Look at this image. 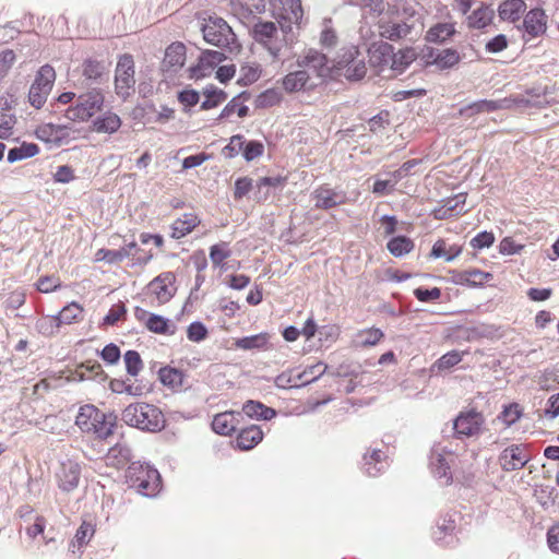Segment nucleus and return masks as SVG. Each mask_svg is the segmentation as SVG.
<instances>
[{
    "mask_svg": "<svg viewBox=\"0 0 559 559\" xmlns=\"http://www.w3.org/2000/svg\"><path fill=\"white\" fill-rule=\"evenodd\" d=\"M121 419L130 427L147 432H159L166 426L163 411L146 402L129 404L121 414Z\"/></svg>",
    "mask_w": 559,
    "mask_h": 559,
    "instance_id": "1",
    "label": "nucleus"
},
{
    "mask_svg": "<svg viewBox=\"0 0 559 559\" xmlns=\"http://www.w3.org/2000/svg\"><path fill=\"white\" fill-rule=\"evenodd\" d=\"M75 425L82 432L100 439H106L114 432V423L109 421L106 414L92 404L80 407Z\"/></svg>",
    "mask_w": 559,
    "mask_h": 559,
    "instance_id": "2",
    "label": "nucleus"
},
{
    "mask_svg": "<svg viewBox=\"0 0 559 559\" xmlns=\"http://www.w3.org/2000/svg\"><path fill=\"white\" fill-rule=\"evenodd\" d=\"M126 481L130 488L145 497H153L160 489L159 473L148 465L131 464L126 473Z\"/></svg>",
    "mask_w": 559,
    "mask_h": 559,
    "instance_id": "3",
    "label": "nucleus"
},
{
    "mask_svg": "<svg viewBox=\"0 0 559 559\" xmlns=\"http://www.w3.org/2000/svg\"><path fill=\"white\" fill-rule=\"evenodd\" d=\"M104 100V95L100 91L91 90L81 94L76 98L75 104L66 109L64 117L70 121H87L102 110Z\"/></svg>",
    "mask_w": 559,
    "mask_h": 559,
    "instance_id": "4",
    "label": "nucleus"
},
{
    "mask_svg": "<svg viewBox=\"0 0 559 559\" xmlns=\"http://www.w3.org/2000/svg\"><path fill=\"white\" fill-rule=\"evenodd\" d=\"M357 46L350 45L342 49L335 60V69L347 80H361L367 73V67Z\"/></svg>",
    "mask_w": 559,
    "mask_h": 559,
    "instance_id": "5",
    "label": "nucleus"
},
{
    "mask_svg": "<svg viewBox=\"0 0 559 559\" xmlns=\"http://www.w3.org/2000/svg\"><path fill=\"white\" fill-rule=\"evenodd\" d=\"M55 81L56 71L50 64L39 68L28 92V102L34 108L40 109L46 104Z\"/></svg>",
    "mask_w": 559,
    "mask_h": 559,
    "instance_id": "6",
    "label": "nucleus"
},
{
    "mask_svg": "<svg viewBox=\"0 0 559 559\" xmlns=\"http://www.w3.org/2000/svg\"><path fill=\"white\" fill-rule=\"evenodd\" d=\"M143 250L138 246L135 241H131L118 250H110L102 248L97 250L95 254L96 261H105L109 264L121 263L124 259H131L132 265L146 264L152 254H142Z\"/></svg>",
    "mask_w": 559,
    "mask_h": 559,
    "instance_id": "7",
    "label": "nucleus"
},
{
    "mask_svg": "<svg viewBox=\"0 0 559 559\" xmlns=\"http://www.w3.org/2000/svg\"><path fill=\"white\" fill-rule=\"evenodd\" d=\"M251 34L253 39L262 45L274 60L278 59L283 45L274 22L259 20L253 25Z\"/></svg>",
    "mask_w": 559,
    "mask_h": 559,
    "instance_id": "8",
    "label": "nucleus"
},
{
    "mask_svg": "<svg viewBox=\"0 0 559 559\" xmlns=\"http://www.w3.org/2000/svg\"><path fill=\"white\" fill-rule=\"evenodd\" d=\"M272 14L277 20L283 32L292 29V25H299L304 10L300 0H274Z\"/></svg>",
    "mask_w": 559,
    "mask_h": 559,
    "instance_id": "9",
    "label": "nucleus"
},
{
    "mask_svg": "<svg viewBox=\"0 0 559 559\" xmlns=\"http://www.w3.org/2000/svg\"><path fill=\"white\" fill-rule=\"evenodd\" d=\"M202 33L206 43L217 47H227L235 40L231 27L221 17H210L203 25Z\"/></svg>",
    "mask_w": 559,
    "mask_h": 559,
    "instance_id": "10",
    "label": "nucleus"
},
{
    "mask_svg": "<svg viewBox=\"0 0 559 559\" xmlns=\"http://www.w3.org/2000/svg\"><path fill=\"white\" fill-rule=\"evenodd\" d=\"M134 60L129 53L122 55L116 67L115 86L121 97H128L134 91Z\"/></svg>",
    "mask_w": 559,
    "mask_h": 559,
    "instance_id": "11",
    "label": "nucleus"
},
{
    "mask_svg": "<svg viewBox=\"0 0 559 559\" xmlns=\"http://www.w3.org/2000/svg\"><path fill=\"white\" fill-rule=\"evenodd\" d=\"M225 55L216 50H204L195 64L188 68V76L192 80H201L212 72L225 60Z\"/></svg>",
    "mask_w": 559,
    "mask_h": 559,
    "instance_id": "12",
    "label": "nucleus"
},
{
    "mask_svg": "<svg viewBox=\"0 0 559 559\" xmlns=\"http://www.w3.org/2000/svg\"><path fill=\"white\" fill-rule=\"evenodd\" d=\"M176 276L173 272H164L156 276L147 285V294L152 296L158 305L168 302L176 293Z\"/></svg>",
    "mask_w": 559,
    "mask_h": 559,
    "instance_id": "13",
    "label": "nucleus"
},
{
    "mask_svg": "<svg viewBox=\"0 0 559 559\" xmlns=\"http://www.w3.org/2000/svg\"><path fill=\"white\" fill-rule=\"evenodd\" d=\"M421 59L426 66H436L439 70H445L456 66L461 56L453 48L436 49L427 46L423 49Z\"/></svg>",
    "mask_w": 559,
    "mask_h": 559,
    "instance_id": "14",
    "label": "nucleus"
},
{
    "mask_svg": "<svg viewBox=\"0 0 559 559\" xmlns=\"http://www.w3.org/2000/svg\"><path fill=\"white\" fill-rule=\"evenodd\" d=\"M548 16L542 8H534L524 15L522 29L523 38L528 41L543 36L547 31Z\"/></svg>",
    "mask_w": 559,
    "mask_h": 559,
    "instance_id": "15",
    "label": "nucleus"
},
{
    "mask_svg": "<svg viewBox=\"0 0 559 559\" xmlns=\"http://www.w3.org/2000/svg\"><path fill=\"white\" fill-rule=\"evenodd\" d=\"M545 103L544 93H533L527 91L525 94L515 95L503 99L491 100V110L500 108H528V107H542Z\"/></svg>",
    "mask_w": 559,
    "mask_h": 559,
    "instance_id": "16",
    "label": "nucleus"
},
{
    "mask_svg": "<svg viewBox=\"0 0 559 559\" xmlns=\"http://www.w3.org/2000/svg\"><path fill=\"white\" fill-rule=\"evenodd\" d=\"M35 136L47 144L61 146L70 142V128L66 124L41 123L34 131Z\"/></svg>",
    "mask_w": 559,
    "mask_h": 559,
    "instance_id": "17",
    "label": "nucleus"
},
{
    "mask_svg": "<svg viewBox=\"0 0 559 559\" xmlns=\"http://www.w3.org/2000/svg\"><path fill=\"white\" fill-rule=\"evenodd\" d=\"M530 461L524 444H512L499 455V464L504 471H515L524 467Z\"/></svg>",
    "mask_w": 559,
    "mask_h": 559,
    "instance_id": "18",
    "label": "nucleus"
},
{
    "mask_svg": "<svg viewBox=\"0 0 559 559\" xmlns=\"http://www.w3.org/2000/svg\"><path fill=\"white\" fill-rule=\"evenodd\" d=\"M81 476V466L79 463L67 460L61 463L57 472L59 487L64 491H71L79 485Z\"/></svg>",
    "mask_w": 559,
    "mask_h": 559,
    "instance_id": "19",
    "label": "nucleus"
},
{
    "mask_svg": "<svg viewBox=\"0 0 559 559\" xmlns=\"http://www.w3.org/2000/svg\"><path fill=\"white\" fill-rule=\"evenodd\" d=\"M484 423L480 413L471 411L461 414L454 421V430L457 435L471 437L476 435Z\"/></svg>",
    "mask_w": 559,
    "mask_h": 559,
    "instance_id": "20",
    "label": "nucleus"
},
{
    "mask_svg": "<svg viewBox=\"0 0 559 559\" xmlns=\"http://www.w3.org/2000/svg\"><path fill=\"white\" fill-rule=\"evenodd\" d=\"M312 198L316 209L320 210H330L345 203V195L328 186L317 188L312 193Z\"/></svg>",
    "mask_w": 559,
    "mask_h": 559,
    "instance_id": "21",
    "label": "nucleus"
},
{
    "mask_svg": "<svg viewBox=\"0 0 559 559\" xmlns=\"http://www.w3.org/2000/svg\"><path fill=\"white\" fill-rule=\"evenodd\" d=\"M465 201L464 194H457L444 200L441 205L433 210V217L436 219H448L465 213Z\"/></svg>",
    "mask_w": 559,
    "mask_h": 559,
    "instance_id": "22",
    "label": "nucleus"
},
{
    "mask_svg": "<svg viewBox=\"0 0 559 559\" xmlns=\"http://www.w3.org/2000/svg\"><path fill=\"white\" fill-rule=\"evenodd\" d=\"M414 162H406L403 166L391 173L389 179H377L372 186V192L377 195L390 194L399 181L407 174L413 166Z\"/></svg>",
    "mask_w": 559,
    "mask_h": 559,
    "instance_id": "23",
    "label": "nucleus"
},
{
    "mask_svg": "<svg viewBox=\"0 0 559 559\" xmlns=\"http://www.w3.org/2000/svg\"><path fill=\"white\" fill-rule=\"evenodd\" d=\"M282 88L288 93L305 92L310 88V75L306 70H297L287 73L281 81Z\"/></svg>",
    "mask_w": 559,
    "mask_h": 559,
    "instance_id": "24",
    "label": "nucleus"
},
{
    "mask_svg": "<svg viewBox=\"0 0 559 559\" xmlns=\"http://www.w3.org/2000/svg\"><path fill=\"white\" fill-rule=\"evenodd\" d=\"M393 59V46L388 43H379L369 49V62L372 67L382 71L390 66Z\"/></svg>",
    "mask_w": 559,
    "mask_h": 559,
    "instance_id": "25",
    "label": "nucleus"
},
{
    "mask_svg": "<svg viewBox=\"0 0 559 559\" xmlns=\"http://www.w3.org/2000/svg\"><path fill=\"white\" fill-rule=\"evenodd\" d=\"M201 223L195 213H185L176 218L171 224V237L180 239L192 233Z\"/></svg>",
    "mask_w": 559,
    "mask_h": 559,
    "instance_id": "26",
    "label": "nucleus"
},
{
    "mask_svg": "<svg viewBox=\"0 0 559 559\" xmlns=\"http://www.w3.org/2000/svg\"><path fill=\"white\" fill-rule=\"evenodd\" d=\"M187 48L182 43L176 41L170 44L165 51L163 67L166 70H178L186 62Z\"/></svg>",
    "mask_w": 559,
    "mask_h": 559,
    "instance_id": "27",
    "label": "nucleus"
},
{
    "mask_svg": "<svg viewBox=\"0 0 559 559\" xmlns=\"http://www.w3.org/2000/svg\"><path fill=\"white\" fill-rule=\"evenodd\" d=\"M263 439V431L258 425L248 426L239 431L236 438V445L240 450H251Z\"/></svg>",
    "mask_w": 559,
    "mask_h": 559,
    "instance_id": "28",
    "label": "nucleus"
},
{
    "mask_svg": "<svg viewBox=\"0 0 559 559\" xmlns=\"http://www.w3.org/2000/svg\"><path fill=\"white\" fill-rule=\"evenodd\" d=\"M524 0H506L498 7V15L502 21L518 22L526 11Z\"/></svg>",
    "mask_w": 559,
    "mask_h": 559,
    "instance_id": "29",
    "label": "nucleus"
},
{
    "mask_svg": "<svg viewBox=\"0 0 559 559\" xmlns=\"http://www.w3.org/2000/svg\"><path fill=\"white\" fill-rule=\"evenodd\" d=\"M158 379L163 385L167 386L174 392H177L182 390L186 374L180 369L166 366L158 370Z\"/></svg>",
    "mask_w": 559,
    "mask_h": 559,
    "instance_id": "30",
    "label": "nucleus"
},
{
    "mask_svg": "<svg viewBox=\"0 0 559 559\" xmlns=\"http://www.w3.org/2000/svg\"><path fill=\"white\" fill-rule=\"evenodd\" d=\"M270 334L267 332H262L259 334L245 336L235 340V346L238 349L242 350H267L270 348Z\"/></svg>",
    "mask_w": 559,
    "mask_h": 559,
    "instance_id": "31",
    "label": "nucleus"
},
{
    "mask_svg": "<svg viewBox=\"0 0 559 559\" xmlns=\"http://www.w3.org/2000/svg\"><path fill=\"white\" fill-rule=\"evenodd\" d=\"M456 33L455 23L443 22L432 25L425 35L428 43L443 44Z\"/></svg>",
    "mask_w": 559,
    "mask_h": 559,
    "instance_id": "32",
    "label": "nucleus"
},
{
    "mask_svg": "<svg viewBox=\"0 0 559 559\" xmlns=\"http://www.w3.org/2000/svg\"><path fill=\"white\" fill-rule=\"evenodd\" d=\"M238 425V419L231 412L219 413L212 420L213 430L222 436L231 435Z\"/></svg>",
    "mask_w": 559,
    "mask_h": 559,
    "instance_id": "33",
    "label": "nucleus"
},
{
    "mask_svg": "<svg viewBox=\"0 0 559 559\" xmlns=\"http://www.w3.org/2000/svg\"><path fill=\"white\" fill-rule=\"evenodd\" d=\"M231 257V249L226 241H219L210 247V260L214 267L226 271V260Z\"/></svg>",
    "mask_w": 559,
    "mask_h": 559,
    "instance_id": "34",
    "label": "nucleus"
},
{
    "mask_svg": "<svg viewBox=\"0 0 559 559\" xmlns=\"http://www.w3.org/2000/svg\"><path fill=\"white\" fill-rule=\"evenodd\" d=\"M454 459L453 454H449L448 456L438 454L436 461L432 462L435 476L439 479H443L444 485H450L452 483L453 476L450 468Z\"/></svg>",
    "mask_w": 559,
    "mask_h": 559,
    "instance_id": "35",
    "label": "nucleus"
},
{
    "mask_svg": "<svg viewBox=\"0 0 559 559\" xmlns=\"http://www.w3.org/2000/svg\"><path fill=\"white\" fill-rule=\"evenodd\" d=\"M262 74V67L257 61H246L241 63L239 69L238 83L248 86L257 82Z\"/></svg>",
    "mask_w": 559,
    "mask_h": 559,
    "instance_id": "36",
    "label": "nucleus"
},
{
    "mask_svg": "<svg viewBox=\"0 0 559 559\" xmlns=\"http://www.w3.org/2000/svg\"><path fill=\"white\" fill-rule=\"evenodd\" d=\"M145 328L152 333L162 335H174L176 332L175 324L168 319L154 313L146 319Z\"/></svg>",
    "mask_w": 559,
    "mask_h": 559,
    "instance_id": "37",
    "label": "nucleus"
},
{
    "mask_svg": "<svg viewBox=\"0 0 559 559\" xmlns=\"http://www.w3.org/2000/svg\"><path fill=\"white\" fill-rule=\"evenodd\" d=\"M418 57L415 48L406 47L400 49L397 52L393 51V59L391 70L402 73L408 66H411Z\"/></svg>",
    "mask_w": 559,
    "mask_h": 559,
    "instance_id": "38",
    "label": "nucleus"
},
{
    "mask_svg": "<svg viewBox=\"0 0 559 559\" xmlns=\"http://www.w3.org/2000/svg\"><path fill=\"white\" fill-rule=\"evenodd\" d=\"M242 411L246 415L249 417H255L257 419H263V420H270L275 417L276 412L275 409L264 405L261 402L258 401H247L243 406Z\"/></svg>",
    "mask_w": 559,
    "mask_h": 559,
    "instance_id": "39",
    "label": "nucleus"
},
{
    "mask_svg": "<svg viewBox=\"0 0 559 559\" xmlns=\"http://www.w3.org/2000/svg\"><path fill=\"white\" fill-rule=\"evenodd\" d=\"M380 35L390 40H399L411 34L412 27L407 23H383L379 26Z\"/></svg>",
    "mask_w": 559,
    "mask_h": 559,
    "instance_id": "40",
    "label": "nucleus"
},
{
    "mask_svg": "<svg viewBox=\"0 0 559 559\" xmlns=\"http://www.w3.org/2000/svg\"><path fill=\"white\" fill-rule=\"evenodd\" d=\"M203 96L204 100L201 103L200 106L202 110H210L216 108L227 99V94L223 90L214 85L206 86L203 90Z\"/></svg>",
    "mask_w": 559,
    "mask_h": 559,
    "instance_id": "41",
    "label": "nucleus"
},
{
    "mask_svg": "<svg viewBox=\"0 0 559 559\" xmlns=\"http://www.w3.org/2000/svg\"><path fill=\"white\" fill-rule=\"evenodd\" d=\"M120 126L121 120L114 112H105L93 121V129L98 133H114Z\"/></svg>",
    "mask_w": 559,
    "mask_h": 559,
    "instance_id": "42",
    "label": "nucleus"
},
{
    "mask_svg": "<svg viewBox=\"0 0 559 559\" xmlns=\"http://www.w3.org/2000/svg\"><path fill=\"white\" fill-rule=\"evenodd\" d=\"M384 337V333L377 328L364 329L357 332L355 346L367 348L377 345Z\"/></svg>",
    "mask_w": 559,
    "mask_h": 559,
    "instance_id": "43",
    "label": "nucleus"
},
{
    "mask_svg": "<svg viewBox=\"0 0 559 559\" xmlns=\"http://www.w3.org/2000/svg\"><path fill=\"white\" fill-rule=\"evenodd\" d=\"M39 146L35 143L22 142L20 146H15L8 152V162L15 163L22 159L31 158L39 153Z\"/></svg>",
    "mask_w": 559,
    "mask_h": 559,
    "instance_id": "44",
    "label": "nucleus"
},
{
    "mask_svg": "<svg viewBox=\"0 0 559 559\" xmlns=\"http://www.w3.org/2000/svg\"><path fill=\"white\" fill-rule=\"evenodd\" d=\"M415 243L414 241L406 236H396L389 240L386 243V248L389 252L395 257L400 258L408 254L414 250Z\"/></svg>",
    "mask_w": 559,
    "mask_h": 559,
    "instance_id": "45",
    "label": "nucleus"
},
{
    "mask_svg": "<svg viewBox=\"0 0 559 559\" xmlns=\"http://www.w3.org/2000/svg\"><path fill=\"white\" fill-rule=\"evenodd\" d=\"M84 308L76 301H72L64 306L57 318L60 324H72L83 319Z\"/></svg>",
    "mask_w": 559,
    "mask_h": 559,
    "instance_id": "46",
    "label": "nucleus"
},
{
    "mask_svg": "<svg viewBox=\"0 0 559 559\" xmlns=\"http://www.w3.org/2000/svg\"><path fill=\"white\" fill-rule=\"evenodd\" d=\"M96 532V523L92 520H83L72 542L73 547L82 548L86 546Z\"/></svg>",
    "mask_w": 559,
    "mask_h": 559,
    "instance_id": "47",
    "label": "nucleus"
},
{
    "mask_svg": "<svg viewBox=\"0 0 559 559\" xmlns=\"http://www.w3.org/2000/svg\"><path fill=\"white\" fill-rule=\"evenodd\" d=\"M287 181L286 177L283 176H276V177H261L257 183V192H255V199L258 202L266 201L270 197L269 191H263V188L265 187H280L284 186Z\"/></svg>",
    "mask_w": 559,
    "mask_h": 559,
    "instance_id": "48",
    "label": "nucleus"
},
{
    "mask_svg": "<svg viewBox=\"0 0 559 559\" xmlns=\"http://www.w3.org/2000/svg\"><path fill=\"white\" fill-rule=\"evenodd\" d=\"M489 273L475 269H469L460 272L456 276V282L460 284H467L469 286H481L488 282Z\"/></svg>",
    "mask_w": 559,
    "mask_h": 559,
    "instance_id": "49",
    "label": "nucleus"
},
{
    "mask_svg": "<svg viewBox=\"0 0 559 559\" xmlns=\"http://www.w3.org/2000/svg\"><path fill=\"white\" fill-rule=\"evenodd\" d=\"M462 249L459 246H448L445 240L439 239L435 242L430 255L432 258H444L447 261H451L461 253Z\"/></svg>",
    "mask_w": 559,
    "mask_h": 559,
    "instance_id": "50",
    "label": "nucleus"
},
{
    "mask_svg": "<svg viewBox=\"0 0 559 559\" xmlns=\"http://www.w3.org/2000/svg\"><path fill=\"white\" fill-rule=\"evenodd\" d=\"M129 461L130 450L120 444L110 448L106 455L107 464L116 467L124 466Z\"/></svg>",
    "mask_w": 559,
    "mask_h": 559,
    "instance_id": "51",
    "label": "nucleus"
},
{
    "mask_svg": "<svg viewBox=\"0 0 559 559\" xmlns=\"http://www.w3.org/2000/svg\"><path fill=\"white\" fill-rule=\"evenodd\" d=\"M283 100V94L276 88H267L257 97V106L259 108H271L277 106Z\"/></svg>",
    "mask_w": 559,
    "mask_h": 559,
    "instance_id": "52",
    "label": "nucleus"
},
{
    "mask_svg": "<svg viewBox=\"0 0 559 559\" xmlns=\"http://www.w3.org/2000/svg\"><path fill=\"white\" fill-rule=\"evenodd\" d=\"M520 405L516 403L503 407V411L493 420V424H502L506 427L513 425L521 416Z\"/></svg>",
    "mask_w": 559,
    "mask_h": 559,
    "instance_id": "53",
    "label": "nucleus"
},
{
    "mask_svg": "<svg viewBox=\"0 0 559 559\" xmlns=\"http://www.w3.org/2000/svg\"><path fill=\"white\" fill-rule=\"evenodd\" d=\"M16 118L11 108L0 106V138H7L11 134Z\"/></svg>",
    "mask_w": 559,
    "mask_h": 559,
    "instance_id": "54",
    "label": "nucleus"
},
{
    "mask_svg": "<svg viewBox=\"0 0 559 559\" xmlns=\"http://www.w3.org/2000/svg\"><path fill=\"white\" fill-rule=\"evenodd\" d=\"M61 324L57 316H46L37 321L36 328L44 336H52L59 332Z\"/></svg>",
    "mask_w": 559,
    "mask_h": 559,
    "instance_id": "55",
    "label": "nucleus"
},
{
    "mask_svg": "<svg viewBox=\"0 0 559 559\" xmlns=\"http://www.w3.org/2000/svg\"><path fill=\"white\" fill-rule=\"evenodd\" d=\"M462 356L463 354L457 350L448 352L432 365V368L438 371L448 370L461 362Z\"/></svg>",
    "mask_w": 559,
    "mask_h": 559,
    "instance_id": "56",
    "label": "nucleus"
},
{
    "mask_svg": "<svg viewBox=\"0 0 559 559\" xmlns=\"http://www.w3.org/2000/svg\"><path fill=\"white\" fill-rule=\"evenodd\" d=\"M326 370V366L322 362H318L306 368L304 371L298 372L301 385L309 384L320 378Z\"/></svg>",
    "mask_w": 559,
    "mask_h": 559,
    "instance_id": "57",
    "label": "nucleus"
},
{
    "mask_svg": "<svg viewBox=\"0 0 559 559\" xmlns=\"http://www.w3.org/2000/svg\"><path fill=\"white\" fill-rule=\"evenodd\" d=\"M127 314L126 306L122 301L115 304L109 309L108 313L103 319V325L109 326L117 324L120 320H123Z\"/></svg>",
    "mask_w": 559,
    "mask_h": 559,
    "instance_id": "58",
    "label": "nucleus"
},
{
    "mask_svg": "<svg viewBox=\"0 0 559 559\" xmlns=\"http://www.w3.org/2000/svg\"><path fill=\"white\" fill-rule=\"evenodd\" d=\"M274 383L280 389H292L302 386L299 380V374H294L293 370H287L280 373L275 378Z\"/></svg>",
    "mask_w": 559,
    "mask_h": 559,
    "instance_id": "59",
    "label": "nucleus"
},
{
    "mask_svg": "<svg viewBox=\"0 0 559 559\" xmlns=\"http://www.w3.org/2000/svg\"><path fill=\"white\" fill-rule=\"evenodd\" d=\"M124 362L127 372L133 377L138 376L143 368V361L136 350H128L124 354Z\"/></svg>",
    "mask_w": 559,
    "mask_h": 559,
    "instance_id": "60",
    "label": "nucleus"
},
{
    "mask_svg": "<svg viewBox=\"0 0 559 559\" xmlns=\"http://www.w3.org/2000/svg\"><path fill=\"white\" fill-rule=\"evenodd\" d=\"M234 114H237L238 117L243 118L248 116L249 107L243 104L237 103L236 99H233L223 108L218 116V120L229 118Z\"/></svg>",
    "mask_w": 559,
    "mask_h": 559,
    "instance_id": "61",
    "label": "nucleus"
},
{
    "mask_svg": "<svg viewBox=\"0 0 559 559\" xmlns=\"http://www.w3.org/2000/svg\"><path fill=\"white\" fill-rule=\"evenodd\" d=\"M489 24V11L487 7H480L468 16V26L484 28Z\"/></svg>",
    "mask_w": 559,
    "mask_h": 559,
    "instance_id": "62",
    "label": "nucleus"
},
{
    "mask_svg": "<svg viewBox=\"0 0 559 559\" xmlns=\"http://www.w3.org/2000/svg\"><path fill=\"white\" fill-rule=\"evenodd\" d=\"M264 153V145L260 141H249L243 144L242 155L247 162L261 157Z\"/></svg>",
    "mask_w": 559,
    "mask_h": 559,
    "instance_id": "63",
    "label": "nucleus"
},
{
    "mask_svg": "<svg viewBox=\"0 0 559 559\" xmlns=\"http://www.w3.org/2000/svg\"><path fill=\"white\" fill-rule=\"evenodd\" d=\"M206 326L199 321L192 322L187 329V336L189 341L199 343L207 337Z\"/></svg>",
    "mask_w": 559,
    "mask_h": 559,
    "instance_id": "64",
    "label": "nucleus"
}]
</instances>
